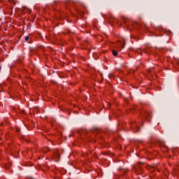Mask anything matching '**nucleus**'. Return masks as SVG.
I'll return each instance as SVG.
<instances>
[{
    "mask_svg": "<svg viewBox=\"0 0 179 179\" xmlns=\"http://www.w3.org/2000/svg\"><path fill=\"white\" fill-rule=\"evenodd\" d=\"M122 20H123V23L125 26V27H127V30H129V31H132V29H131V27H134V23L133 22H128V21H129V20H127L122 17Z\"/></svg>",
    "mask_w": 179,
    "mask_h": 179,
    "instance_id": "1",
    "label": "nucleus"
},
{
    "mask_svg": "<svg viewBox=\"0 0 179 179\" xmlns=\"http://www.w3.org/2000/svg\"><path fill=\"white\" fill-rule=\"evenodd\" d=\"M115 47L117 48V50H121V48H124V47H125V42L118 41L117 43H116Z\"/></svg>",
    "mask_w": 179,
    "mask_h": 179,
    "instance_id": "2",
    "label": "nucleus"
},
{
    "mask_svg": "<svg viewBox=\"0 0 179 179\" xmlns=\"http://www.w3.org/2000/svg\"><path fill=\"white\" fill-rule=\"evenodd\" d=\"M110 23H113V22L117 23L120 27L122 26V24H120L118 20L115 18H110Z\"/></svg>",
    "mask_w": 179,
    "mask_h": 179,
    "instance_id": "3",
    "label": "nucleus"
},
{
    "mask_svg": "<svg viewBox=\"0 0 179 179\" xmlns=\"http://www.w3.org/2000/svg\"><path fill=\"white\" fill-rule=\"evenodd\" d=\"M53 155L56 159H59V152H58V150H55Z\"/></svg>",
    "mask_w": 179,
    "mask_h": 179,
    "instance_id": "4",
    "label": "nucleus"
},
{
    "mask_svg": "<svg viewBox=\"0 0 179 179\" xmlns=\"http://www.w3.org/2000/svg\"><path fill=\"white\" fill-rule=\"evenodd\" d=\"M112 54H113V55H114V57H117V55H118V52H117V50L113 49Z\"/></svg>",
    "mask_w": 179,
    "mask_h": 179,
    "instance_id": "5",
    "label": "nucleus"
},
{
    "mask_svg": "<svg viewBox=\"0 0 179 179\" xmlns=\"http://www.w3.org/2000/svg\"><path fill=\"white\" fill-rule=\"evenodd\" d=\"M119 170L122 174H127V171L124 169L120 168Z\"/></svg>",
    "mask_w": 179,
    "mask_h": 179,
    "instance_id": "6",
    "label": "nucleus"
},
{
    "mask_svg": "<svg viewBox=\"0 0 179 179\" xmlns=\"http://www.w3.org/2000/svg\"><path fill=\"white\" fill-rule=\"evenodd\" d=\"M10 166H11L10 164V165L6 164V165L4 166V168H5V169H10Z\"/></svg>",
    "mask_w": 179,
    "mask_h": 179,
    "instance_id": "7",
    "label": "nucleus"
},
{
    "mask_svg": "<svg viewBox=\"0 0 179 179\" xmlns=\"http://www.w3.org/2000/svg\"><path fill=\"white\" fill-rule=\"evenodd\" d=\"M26 167H31V166H33V164H26Z\"/></svg>",
    "mask_w": 179,
    "mask_h": 179,
    "instance_id": "8",
    "label": "nucleus"
},
{
    "mask_svg": "<svg viewBox=\"0 0 179 179\" xmlns=\"http://www.w3.org/2000/svg\"><path fill=\"white\" fill-rule=\"evenodd\" d=\"M29 36H26V37H25V41H29Z\"/></svg>",
    "mask_w": 179,
    "mask_h": 179,
    "instance_id": "9",
    "label": "nucleus"
},
{
    "mask_svg": "<svg viewBox=\"0 0 179 179\" xmlns=\"http://www.w3.org/2000/svg\"><path fill=\"white\" fill-rule=\"evenodd\" d=\"M109 78H114V76L113 74H109Z\"/></svg>",
    "mask_w": 179,
    "mask_h": 179,
    "instance_id": "10",
    "label": "nucleus"
},
{
    "mask_svg": "<svg viewBox=\"0 0 179 179\" xmlns=\"http://www.w3.org/2000/svg\"><path fill=\"white\" fill-rule=\"evenodd\" d=\"M93 132H94V134H98L99 130H94Z\"/></svg>",
    "mask_w": 179,
    "mask_h": 179,
    "instance_id": "11",
    "label": "nucleus"
},
{
    "mask_svg": "<svg viewBox=\"0 0 179 179\" xmlns=\"http://www.w3.org/2000/svg\"><path fill=\"white\" fill-rule=\"evenodd\" d=\"M16 132H20V129H16Z\"/></svg>",
    "mask_w": 179,
    "mask_h": 179,
    "instance_id": "12",
    "label": "nucleus"
},
{
    "mask_svg": "<svg viewBox=\"0 0 179 179\" xmlns=\"http://www.w3.org/2000/svg\"><path fill=\"white\" fill-rule=\"evenodd\" d=\"M125 103H128V99H124Z\"/></svg>",
    "mask_w": 179,
    "mask_h": 179,
    "instance_id": "13",
    "label": "nucleus"
},
{
    "mask_svg": "<svg viewBox=\"0 0 179 179\" xmlns=\"http://www.w3.org/2000/svg\"><path fill=\"white\" fill-rule=\"evenodd\" d=\"M120 127H124V124L122 123L121 124H120Z\"/></svg>",
    "mask_w": 179,
    "mask_h": 179,
    "instance_id": "14",
    "label": "nucleus"
},
{
    "mask_svg": "<svg viewBox=\"0 0 179 179\" xmlns=\"http://www.w3.org/2000/svg\"><path fill=\"white\" fill-rule=\"evenodd\" d=\"M108 106H111V103H108Z\"/></svg>",
    "mask_w": 179,
    "mask_h": 179,
    "instance_id": "15",
    "label": "nucleus"
},
{
    "mask_svg": "<svg viewBox=\"0 0 179 179\" xmlns=\"http://www.w3.org/2000/svg\"><path fill=\"white\" fill-rule=\"evenodd\" d=\"M119 71H120V73H122V70H119Z\"/></svg>",
    "mask_w": 179,
    "mask_h": 179,
    "instance_id": "16",
    "label": "nucleus"
},
{
    "mask_svg": "<svg viewBox=\"0 0 179 179\" xmlns=\"http://www.w3.org/2000/svg\"><path fill=\"white\" fill-rule=\"evenodd\" d=\"M139 163V164H142L143 163L142 162H138Z\"/></svg>",
    "mask_w": 179,
    "mask_h": 179,
    "instance_id": "17",
    "label": "nucleus"
},
{
    "mask_svg": "<svg viewBox=\"0 0 179 179\" xmlns=\"http://www.w3.org/2000/svg\"><path fill=\"white\" fill-rule=\"evenodd\" d=\"M131 43H134V41L133 40H131Z\"/></svg>",
    "mask_w": 179,
    "mask_h": 179,
    "instance_id": "18",
    "label": "nucleus"
},
{
    "mask_svg": "<svg viewBox=\"0 0 179 179\" xmlns=\"http://www.w3.org/2000/svg\"><path fill=\"white\" fill-rule=\"evenodd\" d=\"M29 10V13L31 12V10Z\"/></svg>",
    "mask_w": 179,
    "mask_h": 179,
    "instance_id": "19",
    "label": "nucleus"
},
{
    "mask_svg": "<svg viewBox=\"0 0 179 179\" xmlns=\"http://www.w3.org/2000/svg\"><path fill=\"white\" fill-rule=\"evenodd\" d=\"M136 156H138V153H136Z\"/></svg>",
    "mask_w": 179,
    "mask_h": 179,
    "instance_id": "20",
    "label": "nucleus"
},
{
    "mask_svg": "<svg viewBox=\"0 0 179 179\" xmlns=\"http://www.w3.org/2000/svg\"><path fill=\"white\" fill-rule=\"evenodd\" d=\"M131 37H134V36L131 35Z\"/></svg>",
    "mask_w": 179,
    "mask_h": 179,
    "instance_id": "21",
    "label": "nucleus"
},
{
    "mask_svg": "<svg viewBox=\"0 0 179 179\" xmlns=\"http://www.w3.org/2000/svg\"><path fill=\"white\" fill-rule=\"evenodd\" d=\"M137 54H139V52H137Z\"/></svg>",
    "mask_w": 179,
    "mask_h": 179,
    "instance_id": "22",
    "label": "nucleus"
},
{
    "mask_svg": "<svg viewBox=\"0 0 179 179\" xmlns=\"http://www.w3.org/2000/svg\"><path fill=\"white\" fill-rule=\"evenodd\" d=\"M106 155H108V153H106Z\"/></svg>",
    "mask_w": 179,
    "mask_h": 179,
    "instance_id": "23",
    "label": "nucleus"
}]
</instances>
